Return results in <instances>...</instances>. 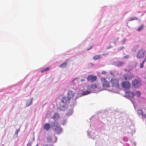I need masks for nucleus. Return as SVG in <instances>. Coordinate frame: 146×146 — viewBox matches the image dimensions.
Instances as JSON below:
<instances>
[{"label":"nucleus","mask_w":146,"mask_h":146,"mask_svg":"<svg viewBox=\"0 0 146 146\" xmlns=\"http://www.w3.org/2000/svg\"><path fill=\"white\" fill-rule=\"evenodd\" d=\"M50 128V124L49 123L45 124L43 128L44 129L48 131Z\"/></svg>","instance_id":"obj_12"},{"label":"nucleus","mask_w":146,"mask_h":146,"mask_svg":"<svg viewBox=\"0 0 146 146\" xmlns=\"http://www.w3.org/2000/svg\"><path fill=\"white\" fill-rule=\"evenodd\" d=\"M53 129L57 131L58 133H60L62 131V129L58 124L55 126L53 125Z\"/></svg>","instance_id":"obj_9"},{"label":"nucleus","mask_w":146,"mask_h":146,"mask_svg":"<svg viewBox=\"0 0 146 146\" xmlns=\"http://www.w3.org/2000/svg\"><path fill=\"white\" fill-rule=\"evenodd\" d=\"M132 84L133 86L136 88L139 87L141 85V81L137 79L133 80L132 81Z\"/></svg>","instance_id":"obj_6"},{"label":"nucleus","mask_w":146,"mask_h":146,"mask_svg":"<svg viewBox=\"0 0 146 146\" xmlns=\"http://www.w3.org/2000/svg\"><path fill=\"white\" fill-rule=\"evenodd\" d=\"M144 63L143 62L141 63L140 64V68H142L143 67V65Z\"/></svg>","instance_id":"obj_26"},{"label":"nucleus","mask_w":146,"mask_h":146,"mask_svg":"<svg viewBox=\"0 0 146 146\" xmlns=\"http://www.w3.org/2000/svg\"><path fill=\"white\" fill-rule=\"evenodd\" d=\"M91 92L88 91H84L82 93V94L83 95H87L90 93Z\"/></svg>","instance_id":"obj_19"},{"label":"nucleus","mask_w":146,"mask_h":146,"mask_svg":"<svg viewBox=\"0 0 146 146\" xmlns=\"http://www.w3.org/2000/svg\"><path fill=\"white\" fill-rule=\"evenodd\" d=\"M60 117V115L57 113H55L53 115L52 118L54 120L58 119Z\"/></svg>","instance_id":"obj_15"},{"label":"nucleus","mask_w":146,"mask_h":146,"mask_svg":"<svg viewBox=\"0 0 146 146\" xmlns=\"http://www.w3.org/2000/svg\"><path fill=\"white\" fill-rule=\"evenodd\" d=\"M127 76L128 77V80H131L133 78V76L132 75H127Z\"/></svg>","instance_id":"obj_25"},{"label":"nucleus","mask_w":146,"mask_h":146,"mask_svg":"<svg viewBox=\"0 0 146 146\" xmlns=\"http://www.w3.org/2000/svg\"><path fill=\"white\" fill-rule=\"evenodd\" d=\"M33 102L32 99H31L30 100H28L26 103V106L28 107Z\"/></svg>","instance_id":"obj_16"},{"label":"nucleus","mask_w":146,"mask_h":146,"mask_svg":"<svg viewBox=\"0 0 146 146\" xmlns=\"http://www.w3.org/2000/svg\"><path fill=\"white\" fill-rule=\"evenodd\" d=\"M145 51L143 49H140L138 52L137 54V57L138 59L141 58L145 55Z\"/></svg>","instance_id":"obj_4"},{"label":"nucleus","mask_w":146,"mask_h":146,"mask_svg":"<svg viewBox=\"0 0 146 146\" xmlns=\"http://www.w3.org/2000/svg\"><path fill=\"white\" fill-rule=\"evenodd\" d=\"M124 79L125 80H128V78L127 75L124 76Z\"/></svg>","instance_id":"obj_28"},{"label":"nucleus","mask_w":146,"mask_h":146,"mask_svg":"<svg viewBox=\"0 0 146 146\" xmlns=\"http://www.w3.org/2000/svg\"><path fill=\"white\" fill-rule=\"evenodd\" d=\"M36 146H38V143L37 144Z\"/></svg>","instance_id":"obj_38"},{"label":"nucleus","mask_w":146,"mask_h":146,"mask_svg":"<svg viewBox=\"0 0 146 146\" xmlns=\"http://www.w3.org/2000/svg\"><path fill=\"white\" fill-rule=\"evenodd\" d=\"M124 63V62L118 61L116 63V65L118 67H120L123 66Z\"/></svg>","instance_id":"obj_13"},{"label":"nucleus","mask_w":146,"mask_h":146,"mask_svg":"<svg viewBox=\"0 0 146 146\" xmlns=\"http://www.w3.org/2000/svg\"><path fill=\"white\" fill-rule=\"evenodd\" d=\"M43 146H54L53 145H51V144L49 145L48 144H46L44 145Z\"/></svg>","instance_id":"obj_29"},{"label":"nucleus","mask_w":146,"mask_h":146,"mask_svg":"<svg viewBox=\"0 0 146 146\" xmlns=\"http://www.w3.org/2000/svg\"><path fill=\"white\" fill-rule=\"evenodd\" d=\"M122 87L127 89H129L131 87L130 83L128 81H122L121 83Z\"/></svg>","instance_id":"obj_5"},{"label":"nucleus","mask_w":146,"mask_h":146,"mask_svg":"<svg viewBox=\"0 0 146 146\" xmlns=\"http://www.w3.org/2000/svg\"><path fill=\"white\" fill-rule=\"evenodd\" d=\"M81 81L82 82V81H85V80L84 79H81Z\"/></svg>","instance_id":"obj_37"},{"label":"nucleus","mask_w":146,"mask_h":146,"mask_svg":"<svg viewBox=\"0 0 146 146\" xmlns=\"http://www.w3.org/2000/svg\"><path fill=\"white\" fill-rule=\"evenodd\" d=\"M146 61V58H145L144 60L142 62H143L144 63Z\"/></svg>","instance_id":"obj_36"},{"label":"nucleus","mask_w":146,"mask_h":146,"mask_svg":"<svg viewBox=\"0 0 146 146\" xmlns=\"http://www.w3.org/2000/svg\"><path fill=\"white\" fill-rule=\"evenodd\" d=\"M47 139L48 142H50L52 141V137L50 136H48L47 137Z\"/></svg>","instance_id":"obj_20"},{"label":"nucleus","mask_w":146,"mask_h":146,"mask_svg":"<svg viewBox=\"0 0 146 146\" xmlns=\"http://www.w3.org/2000/svg\"><path fill=\"white\" fill-rule=\"evenodd\" d=\"M92 46H91L89 48H88L87 49V50H90V49H91L92 48Z\"/></svg>","instance_id":"obj_35"},{"label":"nucleus","mask_w":146,"mask_h":146,"mask_svg":"<svg viewBox=\"0 0 146 146\" xmlns=\"http://www.w3.org/2000/svg\"><path fill=\"white\" fill-rule=\"evenodd\" d=\"M144 28V25L143 24H142L137 29V31H141Z\"/></svg>","instance_id":"obj_18"},{"label":"nucleus","mask_w":146,"mask_h":146,"mask_svg":"<svg viewBox=\"0 0 146 146\" xmlns=\"http://www.w3.org/2000/svg\"><path fill=\"white\" fill-rule=\"evenodd\" d=\"M31 143H28L27 144V146H31Z\"/></svg>","instance_id":"obj_33"},{"label":"nucleus","mask_w":146,"mask_h":146,"mask_svg":"<svg viewBox=\"0 0 146 146\" xmlns=\"http://www.w3.org/2000/svg\"><path fill=\"white\" fill-rule=\"evenodd\" d=\"M88 89L91 91H94L97 90L98 91H100L103 90V89L99 86V85L96 84H93L89 86Z\"/></svg>","instance_id":"obj_3"},{"label":"nucleus","mask_w":146,"mask_h":146,"mask_svg":"<svg viewBox=\"0 0 146 146\" xmlns=\"http://www.w3.org/2000/svg\"><path fill=\"white\" fill-rule=\"evenodd\" d=\"M68 64V61L64 62L59 66L60 68H64L66 67Z\"/></svg>","instance_id":"obj_14"},{"label":"nucleus","mask_w":146,"mask_h":146,"mask_svg":"<svg viewBox=\"0 0 146 146\" xmlns=\"http://www.w3.org/2000/svg\"><path fill=\"white\" fill-rule=\"evenodd\" d=\"M125 95L126 96L130 97L133 98L134 97V94L132 92H130V91L125 92Z\"/></svg>","instance_id":"obj_10"},{"label":"nucleus","mask_w":146,"mask_h":146,"mask_svg":"<svg viewBox=\"0 0 146 146\" xmlns=\"http://www.w3.org/2000/svg\"><path fill=\"white\" fill-rule=\"evenodd\" d=\"M136 95L137 97H140L141 95V92L139 91H136Z\"/></svg>","instance_id":"obj_22"},{"label":"nucleus","mask_w":146,"mask_h":146,"mask_svg":"<svg viewBox=\"0 0 146 146\" xmlns=\"http://www.w3.org/2000/svg\"><path fill=\"white\" fill-rule=\"evenodd\" d=\"M19 131V129L17 130L15 132V134H16L17 135H18V133Z\"/></svg>","instance_id":"obj_30"},{"label":"nucleus","mask_w":146,"mask_h":146,"mask_svg":"<svg viewBox=\"0 0 146 146\" xmlns=\"http://www.w3.org/2000/svg\"><path fill=\"white\" fill-rule=\"evenodd\" d=\"M141 115L143 117H144L145 116V114L143 113V112L142 114H141Z\"/></svg>","instance_id":"obj_32"},{"label":"nucleus","mask_w":146,"mask_h":146,"mask_svg":"<svg viewBox=\"0 0 146 146\" xmlns=\"http://www.w3.org/2000/svg\"><path fill=\"white\" fill-rule=\"evenodd\" d=\"M138 18L136 17H133L129 19L130 21H132L134 20H138Z\"/></svg>","instance_id":"obj_21"},{"label":"nucleus","mask_w":146,"mask_h":146,"mask_svg":"<svg viewBox=\"0 0 146 146\" xmlns=\"http://www.w3.org/2000/svg\"><path fill=\"white\" fill-rule=\"evenodd\" d=\"M93 59L95 60H97L100 59L101 58V55H95L94 56H93Z\"/></svg>","instance_id":"obj_17"},{"label":"nucleus","mask_w":146,"mask_h":146,"mask_svg":"<svg viewBox=\"0 0 146 146\" xmlns=\"http://www.w3.org/2000/svg\"><path fill=\"white\" fill-rule=\"evenodd\" d=\"M97 79V76H94L92 75H89L87 78V80L88 81H90L91 82H94Z\"/></svg>","instance_id":"obj_7"},{"label":"nucleus","mask_w":146,"mask_h":146,"mask_svg":"<svg viewBox=\"0 0 146 146\" xmlns=\"http://www.w3.org/2000/svg\"><path fill=\"white\" fill-rule=\"evenodd\" d=\"M61 101L62 103L66 104L69 102L70 100L67 97H64L62 98Z\"/></svg>","instance_id":"obj_11"},{"label":"nucleus","mask_w":146,"mask_h":146,"mask_svg":"<svg viewBox=\"0 0 146 146\" xmlns=\"http://www.w3.org/2000/svg\"><path fill=\"white\" fill-rule=\"evenodd\" d=\"M49 67H47L44 69H43L41 70V72L42 73L44 72L47 71V70H49L50 69Z\"/></svg>","instance_id":"obj_23"},{"label":"nucleus","mask_w":146,"mask_h":146,"mask_svg":"<svg viewBox=\"0 0 146 146\" xmlns=\"http://www.w3.org/2000/svg\"><path fill=\"white\" fill-rule=\"evenodd\" d=\"M75 95V93L72 91L69 90L68 91L67 97L69 100L73 98Z\"/></svg>","instance_id":"obj_8"},{"label":"nucleus","mask_w":146,"mask_h":146,"mask_svg":"<svg viewBox=\"0 0 146 146\" xmlns=\"http://www.w3.org/2000/svg\"><path fill=\"white\" fill-rule=\"evenodd\" d=\"M123 58H125V59H127V58H129V55H126V56H124V57H123Z\"/></svg>","instance_id":"obj_31"},{"label":"nucleus","mask_w":146,"mask_h":146,"mask_svg":"<svg viewBox=\"0 0 146 146\" xmlns=\"http://www.w3.org/2000/svg\"><path fill=\"white\" fill-rule=\"evenodd\" d=\"M124 48V46H121L118 48V50H122Z\"/></svg>","instance_id":"obj_27"},{"label":"nucleus","mask_w":146,"mask_h":146,"mask_svg":"<svg viewBox=\"0 0 146 146\" xmlns=\"http://www.w3.org/2000/svg\"><path fill=\"white\" fill-rule=\"evenodd\" d=\"M119 80L118 79L116 78H112L110 80V83L112 87L118 88L119 87Z\"/></svg>","instance_id":"obj_1"},{"label":"nucleus","mask_w":146,"mask_h":146,"mask_svg":"<svg viewBox=\"0 0 146 146\" xmlns=\"http://www.w3.org/2000/svg\"><path fill=\"white\" fill-rule=\"evenodd\" d=\"M101 82L103 87V90L106 88H109L110 87V82H109L106 80V78L104 77L101 78Z\"/></svg>","instance_id":"obj_2"},{"label":"nucleus","mask_w":146,"mask_h":146,"mask_svg":"<svg viewBox=\"0 0 146 146\" xmlns=\"http://www.w3.org/2000/svg\"><path fill=\"white\" fill-rule=\"evenodd\" d=\"M102 74H106V73L105 71H103L102 72Z\"/></svg>","instance_id":"obj_34"},{"label":"nucleus","mask_w":146,"mask_h":146,"mask_svg":"<svg viewBox=\"0 0 146 146\" xmlns=\"http://www.w3.org/2000/svg\"><path fill=\"white\" fill-rule=\"evenodd\" d=\"M138 113L140 115H141V114H142L143 112V111L142 110L140 109L139 110H138L137 111Z\"/></svg>","instance_id":"obj_24"}]
</instances>
